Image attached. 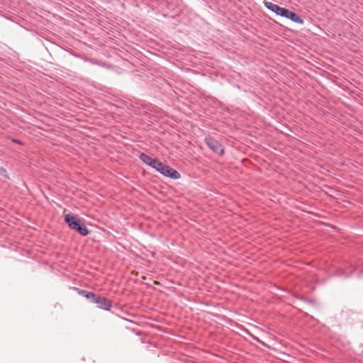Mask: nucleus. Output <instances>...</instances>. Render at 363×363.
<instances>
[{"label":"nucleus","instance_id":"obj_1","mask_svg":"<svg viewBox=\"0 0 363 363\" xmlns=\"http://www.w3.org/2000/svg\"><path fill=\"white\" fill-rule=\"evenodd\" d=\"M65 221L70 229L75 230L79 235L82 236L89 235V231L86 225L76 216L68 213L65 216Z\"/></svg>","mask_w":363,"mask_h":363},{"label":"nucleus","instance_id":"obj_15","mask_svg":"<svg viewBox=\"0 0 363 363\" xmlns=\"http://www.w3.org/2000/svg\"><path fill=\"white\" fill-rule=\"evenodd\" d=\"M291 13V11L289 10L284 13V15L282 17H284L288 19L289 16H290V14Z\"/></svg>","mask_w":363,"mask_h":363},{"label":"nucleus","instance_id":"obj_12","mask_svg":"<svg viewBox=\"0 0 363 363\" xmlns=\"http://www.w3.org/2000/svg\"><path fill=\"white\" fill-rule=\"evenodd\" d=\"M287 11H288V9L284 8V7H280L279 11H278L277 15H279L282 17Z\"/></svg>","mask_w":363,"mask_h":363},{"label":"nucleus","instance_id":"obj_11","mask_svg":"<svg viewBox=\"0 0 363 363\" xmlns=\"http://www.w3.org/2000/svg\"><path fill=\"white\" fill-rule=\"evenodd\" d=\"M298 298L301 300V301H304L305 303H310V304H315V303L314 300L306 298V297H304L303 296H298Z\"/></svg>","mask_w":363,"mask_h":363},{"label":"nucleus","instance_id":"obj_17","mask_svg":"<svg viewBox=\"0 0 363 363\" xmlns=\"http://www.w3.org/2000/svg\"><path fill=\"white\" fill-rule=\"evenodd\" d=\"M252 338H253V340H255V341H257L258 342H262L261 340L255 336H252Z\"/></svg>","mask_w":363,"mask_h":363},{"label":"nucleus","instance_id":"obj_14","mask_svg":"<svg viewBox=\"0 0 363 363\" xmlns=\"http://www.w3.org/2000/svg\"><path fill=\"white\" fill-rule=\"evenodd\" d=\"M167 164L163 163L162 165L161 166V167L157 170V172L160 173L161 174H162L164 176V173H165V167H167Z\"/></svg>","mask_w":363,"mask_h":363},{"label":"nucleus","instance_id":"obj_3","mask_svg":"<svg viewBox=\"0 0 363 363\" xmlns=\"http://www.w3.org/2000/svg\"><path fill=\"white\" fill-rule=\"evenodd\" d=\"M92 303H96L99 308L108 311H110L112 307V304L110 301H108L106 298L101 297L99 295H96Z\"/></svg>","mask_w":363,"mask_h":363},{"label":"nucleus","instance_id":"obj_7","mask_svg":"<svg viewBox=\"0 0 363 363\" xmlns=\"http://www.w3.org/2000/svg\"><path fill=\"white\" fill-rule=\"evenodd\" d=\"M288 19L298 24L303 23V20L294 11H291L290 16H289Z\"/></svg>","mask_w":363,"mask_h":363},{"label":"nucleus","instance_id":"obj_13","mask_svg":"<svg viewBox=\"0 0 363 363\" xmlns=\"http://www.w3.org/2000/svg\"><path fill=\"white\" fill-rule=\"evenodd\" d=\"M73 289L76 291H77L78 294L84 297L85 294H86V292L88 291H86L84 289H78V288H76V287H73Z\"/></svg>","mask_w":363,"mask_h":363},{"label":"nucleus","instance_id":"obj_18","mask_svg":"<svg viewBox=\"0 0 363 363\" xmlns=\"http://www.w3.org/2000/svg\"><path fill=\"white\" fill-rule=\"evenodd\" d=\"M350 275H351L350 274H346L345 276L347 277H350Z\"/></svg>","mask_w":363,"mask_h":363},{"label":"nucleus","instance_id":"obj_2","mask_svg":"<svg viewBox=\"0 0 363 363\" xmlns=\"http://www.w3.org/2000/svg\"><path fill=\"white\" fill-rule=\"evenodd\" d=\"M205 143L207 146L214 152L221 155L224 154V148L222 144L211 135L206 136Z\"/></svg>","mask_w":363,"mask_h":363},{"label":"nucleus","instance_id":"obj_8","mask_svg":"<svg viewBox=\"0 0 363 363\" xmlns=\"http://www.w3.org/2000/svg\"><path fill=\"white\" fill-rule=\"evenodd\" d=\"M162 164H163V162H160V160H158L157 159H155V160L153 161V163L150 167L157 172V170L161 167Z\"/></svg>","mask_w":363,"mask_h":363},{"label":"nucleus","instance_id":"obj_10","mask_svg":"<svg viewBox=\"0 0 363 363\" xmlns=\"http://www.w3.org/2000/svg\"><path fill=\"white\" fill-rule=\"evenodd\" d=\"M97 294L92 293L91 291H87L85 294L84 297L89 300L90 302H93L94 299L96 298Z\"/></svg>","mask_w":363,"mask_h":363},{"label":"nucleus","instance_id":"obj_16","mask_svg":"<svg viewBox=\"0 0 363 363\" xmlns=\"http://www.w3.org/2000/svg\"><path fill=\"white\" fill-rule=\"evenodd\" d=\"M12 142L14 143H16V144H20V145L22 144V143L20 140H17V139H13Z\"/></svg>","mask_w":363,"mask_h":363},{"label":"nucleus","instance_id":"obj_9","mask_svg":"<svg viewBox=\"0 0 363 363\" xmlns=\"http://www.w3.org/2000/svg\"><path fill=\"white\" fill-rule=\"evenodd\" d=\"M89 62H90L91 63L94 64V65H99V66H101V67H105L106 65L105 63L96 60V59H94V58H90L88 60Z\"/></svg>","mask_w":363,"mask_h":363},{"label":"nucleus","instance_id":"obj_5","mask_svg":"<svg viewBox=\"0 0 363 363\" xmlns=\"http://www.w3.org/2000/svg\"><path fill=\"white\" fill-rule=\"evenodd\" d=\"M139 159L144 164H145L147 166H148L150 167H151V165L153 163V161L155 160V159H152L151 157H150L149 155H147L145 153H140L139 155Z\"/></svg>","mask_w":363,"mask_h":363},{"label":"nucleus","instance_id":"obj_6","mask_svg":"<svg viewBox=\"0 0 363 363\" xmlns=\"http://www.w3.org/2000/svg\"><path fill=\"white\" fill-rule=\"evenodd\" d=\"M264 5L267 9L275 13L276 14L278 13V11H279V9L281 7V6H279L272 2H269V1H264Z\"/></svg>","mask_w":363,"mask_h":363},{"label":"nucleus","instance_id":"obj_4","mask_svg":"<svg viewBox=\"0 0 363 363\" xmlns=\"http://www.w3.org/2000/svg\"><path fill=\"white\" fill-rule=\"evenodd\" d=\"M165 169L164 177L172 179H179L181 177L180 174L170 166L165 167Z\"/></svg>","mask_w":363,"mask_h":363}]
</instances>
